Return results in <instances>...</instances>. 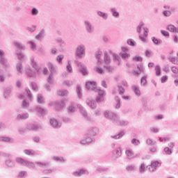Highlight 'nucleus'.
<instances>
[{"instance_id":"nucleus-1","label":"nucleus","mask_w":178,"mask_h":178,"mask_svg":"<svg viewBox=\"0 0 178 178\" xmlns=\"http://www.w3.org/2000/svg\"><path fill=\"white\" fill-rule=\"evenodd\" d=\"M86 88L88 91H95V92H98V96L96 97V102L97 104L104 103V97L106 95V92L104 90L98 89L97 88V82L95 81H88L86 83Z\"/></svg>"},{"instance_id":"nucleus-2","label":"nucleus","mask_w":178,"mask_h":178,"mask_svg":"<svg viewBox=\"0 0 178 178\" xmlns=\"http://www.w3.org/2000/svg\"><path fill=\"white\" fill-rule=\"evenodd\" d=\"M104 117L106 119H108V120H111L113 123H115V122H119V115L118 114L111 111H104Z\"/></svg>"},{"instance_id":"nucleus-3","label":"nucleus","mask_w":178,"mask_h":178,"mask_svg":"<svg viewBox=\"0 0 178 178\" xmlns=\"http://www.w3.org/2000/svg\"><path fill=\"white\" fill-rule=\"evenodd\" d=\"M112 62V60H111V56H109V54L108 51L104 52V63L105 65L104 66V69L107 70V72H113L114 68L113 67L109 65V63Z\"/></svg>"},{"instance_id":"nucleus-4","label":"nucleus","mask_w":178,"mask_h":178,"mask_svg":"<svg viewBox=\"0 0 178 178\" xmlns=\"http://www.w3.org/2000/svg\"><path fill=\"white\" fill-rule=\"evenodd\" d=\"M75 56H76V58H79V59H81V58L86 56V45H78L76 49Z\"/></svg>"},{"instance_id":"nucleus-5","label":"nucleus","mask_w":178,"mask_h":178,"mask_svg":"<svg viewBox=\"0 0 178 178\" xmlns=\"http://www.w3.org/2000/svg\"><path fill=\"white\" fill-rule=\"evenodd\" d=\"M83 26L85 27V30L88 34H92L94 31H95V26L90 22L88 19H86L83 22Z\"/></svg>"},{"instance_id":"nucleus-6","label":"nucleus","mask_w":178,"mask_h":178,"mask_svg":"<svg viewBox=\"0 0 178 178\" xmlns=\"http://www.w3.org/2000/svg\"><path fill=\"white\" fill-rule=\"evenodd\" d=\"M0 63L4 66L6 69H9V67H10V64L8 63V58L5 56V51L2 49H0Z\"/></svg>"},{"instance_id":"nucleus-7","label":"nucleus","mask_w":178,"mask_h":178,"mask_svg":"<svg viewBox=\"0 0 178 178\" xmlns=\"http://www.w3.org/2000/svg\"><path fill=\"white\" fill-rule=\"evenodd\" d=\"M79 143L81 145H90L92 143H95V138L86 134L84 135L83 139L80 140Z\"/></svg>"},{"instance_id":"nucleus-8","label":"nucleus","mask_w":178,"mask_h":178,"mask_svg":"<svg viewBox=\"0 0 178 178\" xmlns=\"http://www.w3.org/2000/svg\"><path fill=\"white\" fill-rule=\"evenodd\" d=\"M75 63L78 66L79 72L83 76H87L88 74V70H87V67L86 65L79 61H75Z\"/></svg>"},{"instance_id":"nucleus-9","label":"nucleus","mask_w":178,"mask_h":178,"mask_svg":"<svg viewBox=\"0 0 178 178\" xmlns=\"http://www.w3.org/2000/svg\"><path fill=\"white\" fill-rule=\"evenodd\" d=\"M99 133V129H98L97 127H91L88 129L86 134L90 137H95L96 136H98Z\"/></svg>"},{"instance_id":"nucleus-10","label":"nucleus","mask_w":178,"mask_h":178,"mask_svg":"<svg viewBox=\"0 0 178 178\" xmlns=\"http://www.w3.org/2000/svg\"><path fill=\"white\" fill-rule=\"evenodd\" d=\"M77 107L79 108L81 115L83 116L85 120H88V122H91V117L88 116L87 111H86V108L83 107L81 104H78Z\"/></svg>"},{"instance_id":"nucleus-11","label":"nucleus","mask_w":178,"mask_h":178,"mask_svg":"<svg viewBox=\"0 0 178 178\" xmlns=\"http://www.w3.org/2000/svg\"><path fill=\"white\" fill-rule=\"evenodd\" d=\"M160 166L161 163H159V161H152L151 165L147 166V169H148L149 172H155V170H156V168H159Z\"/></svg>"},{"instance_id":"nucleus-12","label":"nucleus","mask_w":178,"mask_h":178,"mask_svg":"<svg viewBox=\"0 0 178 178\" xmlns=\"http://www.w3.org/2000/svg\"><path fill=\"white\" fill-rule=\"evenodd\" d=\"M50 124L54 129H60L62 127V124L55 118L50 119Z\"/></svg>"},{"instance_id":"nucleus-13","label":"nucleus","mask_w":178,"mask_h":178,"mask_svg":"<svg viewBox=\"0 0 178 178\" xmlns=\"http://www.w3.org/2000/svg\"><path fill=\"white\" fill-rule=\"evenodd\" d=\"M13 90V86H8L4 89L3 95H4V98H6V99H8V98H10V97H12V90Z\"/></svg>"},{"instance_id":"nucleus-14","label":"nucleus","mask_w":178,"mask_h":178,"mask_svg":"<svg viewBox=\"0 0 178 178\" xmlns=\"http://www.w3.org/2000/svg\"><path fill=\"white\" fill-rule=\"evenodd\" d=\"M31 65L35 70H36L38 74H40V66L38 65V63L35 62V60H34V57L31 58Z\"/></svg>"},{"instance_id":"nucleus-15","label":"nucleus","mask_w":178,"mask_h":178,"mask_svg":"<svg viewBox=\"0 0 178 178\" xmlns=\"http://www.w3.org/2000/svg\"><path fill=\"white\" fill-rule=\"evenodd\" d=\"M110 12L115 19H119V17H120V13L118 12V8L116 7L111 8Z\"/></svg>"},{"instance_id":"nucleus-16","label":"nucleus","mask_w":178,"mask_h":178,"mask_svg":"<svg viewBox=\"0 0 178 178\" xmlns=\"http://www.w3.org/2000/svg\"><path fill=\"white\" fill-rule=\"evenodd\" d=\"M86 104L89 108L91 109H96L97 108V102L95 100H92L91 99H88L86 100Z\"/></svg>"},{"instance_id":"nucleus-17","label":"nucleus","mask_w":178,"mask_h":178,"mask_svg":"<svg viewBox=\"0 0 178 178\" xmlns=\"http://www.w3.org/2000/svg\"><path fill=\"white\" fill-rule=\"evenodd\" d=\"M87 171L84 169H80L76 171H74L72 172V175L74 176V177H81L83 175H86Z\"/></svg>"},{"instance_id":"nucleus-18","label":"nucleus","mask_w":178,"mask_h":178,"mask_svg":"<svg viewBox=\"0 0 178 178\" xmlns=\"http://www.w3.org/2000/svg\"><path fill=\"white\" fill-rule=\"evenodd\" d=\"M35 111L39 116H45V115L48 113V111H47V109L42 108L41 107H36Z\"/></svg>"},{"instance_id":"nucleus-19","label":"nucleus","mask_w":178,"mask_h":178,"mask_svg":"<svg viewBox=\"0 0 178 178\" xmlns=\"http://www.w3.org/2000/svg\"><path fill=\"white\" fill-rule=\"evenodd\" d=\"M115 123H117L118 126H121L122 127H126V126H129V121L126 120H121L120 117L118 116V122H115Z\"/></svg>"},{"instance_id":"nucleus-20","label":"nucleus","mask_w":178,"mask_h":178,"mask_svg":"<svg viewBox=\"0 0 178 178\" xmlns=\"http://www.w3.org/2000/svg\"><path fill=\"white\" fill-rule=\"evenodd\" d=\"M97 15L99 17H102L103 20H108V18L109 17L108 13H104V12L99 11V10L97 11Z\"/></svg>"},{"instance_id":"nucleus-21","label":"nucleus","mask_w":178,"mask_h":178,"mask_svg":"<svg viewBox=\"0 0 178 178\" xmlns=\"http://www.w3.org/2000/svg\"><path fill=\"white\" fill-rule=\"evenodd\" d=\"M132 90L136 97H141V91L140 90V87H138V86H132Z\"/></svg>"},{"instance_id":"nucleus-22","label":"nucleus","mask_w":178,"mask_h":178,"mask_svg":"<svg viewBox=\"0 0 178 178\" xmlns=\"http://www.w3.org/2000/svg\"><path fill=\"white\" fill-rule=\"evenodd\" d=\"M27 129H28V130H32L33 131H38V129H40V127H38V125L36 124L31 123L27 125Z\"/></svg>"},{"instance_id":"nucleus-23","label":"nucleus","mask_w":178,"mask_h":178,"mask_svg":"<svg viewBox=\"0 0 178 178\" xmlns=\"http://www.w3.org/2000/svg\"><path fill=\"white\" fill-rule=\"evenodd\" d=\"M49 68L51 72V74L54 75V73H56V72H58V66L51 63H49Z\"/></svg>"},{"instance_id":"nucleus-24","label":"nucleus","mask_w":178,"mask_h":178,"mask_svg":"<svg viewBox=\"0 0 178 178\" xmlns=\"http://www.w3.org/2000/svg\"><path fill=\"white\" fill-rule=\"evenodd\" d=\"M24 153L25 155H28V156H34L37 155V152L33 149H24Z\"/></svg>"},{"instance_id":"nucleus-25","label":"nucleus","mask_w":178,"mask_h":178,"mask_svg":"<svg viewBox=\"0 0 178 178\" xmlns=\"http://www.w3.org/2000/svg\"><path fill=\"white\" fill-rule=\"evenodd\" d=\"M35 164L38 165L39 166V168H49V166H51V164L49 163V162H40V161H36Z\"/></svg>"},{"instance_id":"nucleus-26","label":"nucleus","mask_w":178,"mask_h":178,"mask_svg":"<svg viewBox=\"0 0 178 178\" xmlns=\"http://www.w3.org/2000/svg\"><path fill=\"white\" fill-rule=\"evenodd\" d=\"M16 119L17 120H26V119H29V113H22V114H19Z\"/></svg>"},{"instance_id":"nucleus-27","label":"nucleus","mask_w":178,"mask_h":178,"mask_svg":"<svg viewBox=\"0 0 178 178\" xmlns=\"http://www.w3.org/2000/svg\"><path fill=\"white\" fill-rule=\"evenodd\" d=\"M125 133L124 131H122L119 132L117 135L111 136V138H113V140H120L123 136H124Z\"/></svg>"},{"instance_id":"nucleus-28","label":"nucleus","mask_w":178,"mask_h":178,"mask_svg":"<svg viewBox=\"0 0 178 178\" xmlns=\"http://www.w3.org/2000/svg\"><path fill=\"white\" fill-rule=\"evenodd\" d=\"M13 45H15L17 49H26V46H24L22 42L15 41Z\"/></svg>"},{"instance_id":"nucleus-29","label":"nucleus","mask_w":178,"mask_h":178,"mask_svg":"<svg viewBox=\"0 0 178 178\" xmlns=\"http://www.w3.org/2000/svg\"><path fill=\"white\" fill-rule=\"evenodd\" d=\"M137 69L138 70H135L134 72V76H138V74H140V73H144V67H143V66L138 65H137Z\"/></svg>"},{"instance_id":"nucleus-30","label":"nucleus","mask_w":178,"mask_h":178,"mask_svg":"<svg viewBox=\"0 0 178 178\" xmlns=\"http://www.w3.org/2000/svg\"><path fill=\"white\" fill-rule=\"evenodd\" d=\"M15 162L18 165H21V166H24L26 163V159L22 158V157H16Z\"/></svg>"},{"instance_id":"nucleus-31","label":"nucleus","mask_w":178,"mask_h":178,"mask_svg":"<svg viewBox=\"0 0 178 178\" xmlns=\"http://www.w3.org/2000/svg\"><path fill=\"white\" fill-rule=\"evenodd\" d=\"M63 108H65V102L60 101L56 103V111H60Z\"/></svg>"},{"instance_id":"nucleus-32","label":"nucleus","mask_w":178,"mask_h":178,"mask_svg":"<svg viewBox=\"0 0 178 178\" xmlns=\"http://www.w3.org/2000/svg\"><path fill=\"white\" fill-rule=\"evenodd\" d=\"M113 59L114 62L117 63V65H120V62L122 60V58L119 56V55L114 54H113Z\"/></svg>"},{"instance_id":"nucleus-33","label":"nucleus","mask_w":178,"mask_h":178,"mask_svg":"<svg viewBox=\"0 0 178 178\" xmlns=\"http://www.w3.org/2000/svg\"><path fill=\"white\" fill-rule=\"evenodd\" d=\"M0 141L3 143H14V140L9 137H0Z\"/></svg>"},{"instance_id":"nucleus-34","label":"nucleus","mask_w":178,"mask_h":178,"mask_svg":"<svg viewBox=\"0 0 178 178\" xmlns=\"http://www.w3.org/2000/svg\"><path fill=\"white\" fill-rule=\"evenodd\" d=\"M53 159L55 161V162H60V163L66 162V160L63 159V157L62 156H54Z\"/></svg>"},{"instance_id":"nucleus-35","label":"nucleus","mask_w":178,"mask_h":178,"mask_svg":"<svg viewBox=\"0 0 178 178\" xmlns=\"http://www.w3.org/2000/svg\"><path fill=\"white\" fill-rule=\"evenodd\" d=\"M5 163L8 168H15V162L12 159H9L5 161Z\"/></svg>"},{"instance_id":"nucleus-36","label":"nucleus","mask_w":178,"mask_h":178,"mask_svg":"<svg viewBox=\"0 0 178 178\" xmlns=\"http://www.w3.org/2000/svg\"><path fill=\"white\" fill-rule=\"evenodd\" d=\"M24 166H26L29 169H31V168H35V164H34V163H33L32 161H29L26 160Z\"/></svg>"},{"instance_id":"nucleus-37","label":"nucleus","mask_w":178,"mask_h":178,"mask_svg":"<svg viewBox=\"0 0 178 178\" xmlns=\"http://www.w3.org/2000/svg\"><path fill=\"white\" fill-rule=\"evenodd\" d=\"M142 105L145 111H148V102L147 101V99L145 98L142 99Z\"/></svg>"},{"instance_id":"nucleus-38","label":"nucleus","mask_w":178,"mask_h":178,"mask_svg":"<svg viewBox=\"0 0 178 178\" xmlns=\"http://www.w3.org/2000/svg\"><path fill=\"white\" fill-rule=\"evenodd\" d=\"M125 154L128 159H133L134 158V153L131 150H126Z\"/></svg>"},{"instance_id":"nucleus-39","label":"nucleus","mask_w":178,"mask_h":178,"mask_svg":"<svg viewBox=\"0 0 178 178\" xmlns=\"http://www.w3.org/2000/svg\"><path fill=\"white\" fill-rule=\"evenodd\" d=\"M58 95L61 97H67V95H69V91L66 90H59L58 91Z\"/></svg>"},{"instance_id":"nucleus-40","label":"nucleus","mask_w":178,"mask_h":178,"mask_svg":"<svg viewBox=\"0 0 178 178\" xmlns=\"http://www.w3.org/2000/svg\"><path fill=\"white\" fill-rule=\"evenodd\" d=\"M115 101L116 102V104H115V109H120V106H121V104H120V99L119 98V97L116 96L115 97Z\"/></svg>"},{"instance_id":"nucleus-41","label":"nucleus","mask_w":178,"mask_h":178,"mask_svg":"<svg viewBox=\"0 0 178 178\" xmlns=\"http://www.w3.org/2000/svg\"><path fill=\"white\" fill-rule=\"evenodd\" d=\"M127 44L130 47H136V45L137 44V42H136V41H134V40L133 39H128L127 40Z\"/></svg>"},{"instance_id":"nucleus-42","label":"nucleus","mask_w":178,"mask_h":178,"mask_svg":"<svg viewBox=\"0 0 178 178\" xmlns=\"http://www.w3.org/2000/svg\"><path fill=\"white\" fill-rule=\"evenodd\" d=\"M114 155H116L117 158L122 156V150H120V147L117 148L113 152Z\"/></svg>"},{"instance_id":"nucleus-43","label":"nucleus","mask_w":178,"mask_h":178,"mask_svg":"<svg viewBox=\"0 0 178 178\" xmlns=\"http://www.w3.org/2000/svg\"><path fill=\"white\" fill-rule=\"evenodd\" d=\"M37 102L39 104H44L45 103V101L44 99V97H42V95H41V94L38 95Z\"/></svg>"},{"instance_id":"nucleus-44","label":"nucleus","mask_w":178,"mask_h":178,"mask_svg":"<svg viewBox=\"0 0 178 178\" xmlns=\"http://www.w3.org/2000/svg\"><path fill=\"white\" fill-rule=\"evenodd\" d=\"M27 44L31 45V48L32 51H37V44H35V43H34V42L29 41L27 42Z\"/></svg>"},{"instance_id":"nucleus-45","label":"nucleus","mask_w":178,"mask_h":178,"mask_svg":"<svg viewBox=\"0 0 178 178\" xmlns=\"http://www.w3.org/2000/svg\"><path fill=\"white\" fill-rule=\"evenodd\" d=\"M152 40L154 42L155 45H161L162 44V40H158L155 37L152 38Z\"/></svg>"},{"instance_id":"nucleus-46","label":"nucleus","mask_w":178,"mask_h":178,"mask_svg":"<svg viewBox=\"0 0 178 178\" xmlns=\"http://www.w3.org/2000/svg\"><path fill=\"white\" fill-rule=\"evenodd\" d=\"M136 169V165L134 164L129 165L126 167L127 172H133Z\"/></svg>"},{"instance_id":"nucleus-47","label":"nucleus","mask_w":178,"mask_h":178,"mask_svg":"<svg viewBox=\"0 0 178 178\" xmlns=\"http://www.w3.org/2000/svg\"><path fill=\"white\" fill-rule=\"evenodd\" d=\"M143 26H144V22H140V24L138 25V26L136 28V32L138 34H141V30H142Z\"/></svg>"},{"instance_id":"nucleus-48","label":"nucleus","mask_w":178,"mask_h":178,"mask_svg":"<svg viewBox=\"0 0 178 178\" xmlns=\"http://www.w3.org/2000/svg\"><path fill=\"white\" fill-rule=\"evenodd\" d=\"M122 59H124V60L129 59L130 58V54L127 53H120V54Z\"/></svg>"},{"instance_id":"nucleus-49","label":"nucleus","mask_w":178,"mask_h":178,"mask_svg":"<svg viewBox=\"0 0 178 178\" xmlns=\"http://www.w3.org/2000/svg\"><path fill=\"white\" fill-rule=\"evenodd\" d=\"M31 86L33 90L35 91V92H37L38 91V86L36 83L32 82L31 83Z\"/></svg>"},{"instance_id":"nucleus-50","label":"nucleus","mask_w":178,"mask_h":178,"mask_svg":"<svg viewBox=\"0 0 178 178\" xmlns=\"http://www.w3.org/2000/svg\"><path fill=\"white\" fill-rule=\"evenodd\" d=\"M76 92H77V95H78L79 98H81V97H83L81 87L80 86H78L76 87Z\"/></svg>"},{"instance_id":"nucleus-51","label":"nucleus","mask_w":178,"mask_h":178,"mask_svg":"<svg viewBox=\"0 0 178 178\" xmlns=\"http://www.w3.org/2000/svg\"><path fill=\"white\" fill-rule=\"evenodd\" d=\"M16 69L19 73H22V69H23V64L22 62L17 63Z\"/></svg>"},{"instance_id":"nucleus-52","label":"nucleus","mask_w":178,"mask_h":178,"mask_svg":"<svg viewBox=\"0 0 178 178\" xmlns=\"http://www.w3.org/2000/svg\"><path fill=\"white\" fill-rule=\"evenodd\" d=\"M118 92L120 95H123V94H124V92H126V90L124 89V88H123V86L118 85Z\"/></svg>"},{"instance_id":"nucleus-53","label":"nucleus","mask_w":178,"mask_h":178,"mask_svg":"<svg viewBox=\"0 0 178 178\" xmlns=\"http://www.w3.org/2000/svg\"><path fill=\"white\" fill-rule=\"evenodd\" d=\"M26 74L29 77H32L33 79H35L37 77V74L35 72H26Z\"/></svg>"},{"instance_id":"nucleus-54","label":"nucleus","mask_w":178,"mask_h":178,"mask_svg":"<svg viewBox=\"0 0 178 178\" xmlns=\"http://www.w3.org/2000/svg\"><path fill=\"white\" fill-rule=\"evenodd\" d=\"M25 91H26L29 99L31 101H33V95L31 94V91L30 90V89H29V88H26L25 89Z\"/></svg>"},{"instance_id":"nucleus-55","label":"nucleus","mask_w":178,"mask_h":178,"mask_svg":"<svg viewBox=\"0 0 178 178\" xmlns=\"http://www.w3.org/2000/svg\"><path fill=\"white\" fill-rule=\"evenodd\" d=\"M66 67L69 73H72V72H73V68L72 67V63H70V60H68Z\"/></svg>"},{"instance_id":"nucleus-56","label":"nucleus","mask_w":178,"mask_h":178,"mask_svg":"<svg viewBox=\"0 0 178 178\" xmlns=\"http://www.w3.org/2000/svg\"><path fill=\"white\" fill-rule=\"evenodd\" d=\"M76 112V107H74L73 105H70L68 107V113H74Z\"/></svg>"},{"instance_id":"nucleus-57","label":"nucleus","mask_w":178,"mask_h":178,"mask_svg":"<svg viewBox=\"0 0 178 178\" xmlns=\"http://www.w3.org/2000/svg\"><path fill=\"white\" fill-rule=\"evenodd\" d=\"M168 60H169V62H171V63H172L173 65H178L177 59H176V58H175V57H169Z\"/></svg>"},{"instance_id":"nucleus-58","label":"nucleus","mask_w":178,"mask_h":178,"mask_svg":"<svg viewBox=\"0 0 178 178\" xmlns=\"http://www.w3.org/2000/svg\"><path fill=\"white\" fill-rule=\"evenodd\" d=\"M146 143L147 144V145H155V144H156V142L153 141L151 138H148L146 140Z\"/></svg>"},{"instance_id":"nucleus-59","label":"nucleus","mask_w":178,"mask_h":178,"mask_svg":"<svg viewBox=\"0 0 178 178\" xmlns=\"http://www.w3.org/2000/svg\"><path fill=\"white\" fill-rule=\"evenodd\" d=\"M163 151L166 154V155H172V149L166 147L164 148Z\"/></svg>"},{"instance_id":"nucleus-60","label":"nucleus","mask_w":178,"mask_h":178,"mask_svg":"<svg viewBox=\"0 0 178 178\" xmlns=\"http://www.w3.org/2000/svg\"><path fill=\"white\" fill-rule=\"evenodd\" d=\"M31 13L32 16H37V15H38V9H37L36 8H32Z\"/></svg>"},{"instance_id":"nucleus-61","label":"nucleus","mask_w":178,"mask_h":178,"mask_svg":"<svg viewBox=\"0 0 178 178\" xmlns=\"http://www.w3.org/2000/svg\"><path fill=\"white\" fill-rule=\"evenodd\" d=\"M155 70H156V75L161 76V66L156 65L155 67Z\"/></svg>"},{"instance_id":"nucleus-62","label":"nucleus","mask_w":178,"mask_h":178,"mask_svg":"<svg viewBox=\"0 0 178 178\" xmlns=\"http://www.w3.org/2000/svg\"><path fill=\"white\" fill-rule=\"evenodd\" d=\"M63 58H65V56L63 55H59L56 57V60L60 63V65L62 63V60H63Z\"/></svg>"},{"instance_id":"nucleus-63","label":"nucleus","mask_w":178,"mask_h":178,"mask_svg":"<svg viewBox=\"0 0 178 178\" xmlns=\"http://www.w3.org/2000/svg\"><path fill=\"white\" fill-rule=\"evenodd\" d=\"M131 144H134V145H140V140L133 138L131 141Z\"/></svg>"},{"instance_id":"nucleus-64","label":"nucleus","mask_w":178,"mask_h":178,"mask_svg":"<svg viewBox=\"0 0 178 178\" xmlns=\"http://www.w3.org/2000/svg\"><path fill=\"white\" fill-rule=\"evenodd\" d=\"M141 86H145L147 84V76H143L140 79Z\"/></svg>"}]
</instances>
